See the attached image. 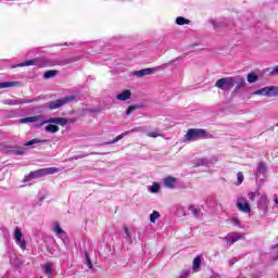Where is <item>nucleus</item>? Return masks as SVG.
<instances>
[{
    "label": "nucleus",
    "instance_id": "1",
    "mask_svg": "<svg viewBox=\"0 0 278 278\" xmlns=\"http://www.w3.org/2000/svg\"><path fill=\"white\" fill-rule=\"evenodd\" d=\"M68 123H73V121L64 117H50L48 119L41 121L39 124H36V127L40 128L42 125H47L45 128L47 134H58V131H60V126L66 127Z\"/></svg>",
    "mask_w": 278,
    "mask_h": 278
},
{
    "label": "nucleus",
    "instance_id": "2",
    "mask_svg": "<svg viewBox=\"0 0 278 278\" xmlns=\"http://www.w3.org/2000/svg\"><path fill=\"white\" fill-rule=\"evenodd\" d=\"M201 138H212V135H210L207 130L201 128H191L187 130V134L185 135V140L188 142H192V140H199Z\"/></svg>",
    "mask_w": 278,
    "mask_h": 278
},
{
    "label": "nucleus",
    "instance_id": "3",
    "mask_svg": "<svg viewBox=\"0 0 278 278\" xmlns=\"http://www.w3.org/2000/svg\"><path fill=\"white\" fill-rule=\"evenodd\" d=\"M71 101H75V97H66L55 101H50L43 105V108H48V110H58L62 108V105H66V103H71Z\"/></svg>",
    "mask_w": 278,
    "mask_h": 278
},
{
    "label": "nucleus",
    "instance_id": "4",
    "mask_svg": "<svg viewBox=\"0 0 278 278\" xmlns=\"http://www.w3.org/2000/svg\"><path fill=\"white\" fill-rule=\"evenodd\" d=\"M215 88H218L219 90H224L225 92H229V90L233 88V76L219 78L215 83Z\"/></svg>",
    "mask_w": 278,
    "mask_h": 278
},
{
    "label": "nucleus",
    "instance_id": "5",
    "mask_svg": "<svg viewBox=\"0 0 278 278\" xmlns=\"http://www.w3.org/2000/svg\"><path fill=\"white\" fill-rule=\"evenodd\" d=\"M256 97H277L278 87L277 86H268L262 89H258L253 92Z\"/></svg>",
    "mask_w": 278,
    "mask_h": 278
},
{
    "label": "nucleus",
    "instance_id": "6",
    "mask_svg": "<svg viewBox=\"0 0 278 278\" xmlns=\"http://www.w3.org/2000/svg\"><path fill=\"white\" fill-rule=\"evenodd\" d=\"M23 66H39L40 68H42V66H45V59L42 58L31 59L13 66V68L23 67Z\"/></svg>",
    "mask_w": 278,
    "mask_h": 278
},
{
    "label": "nucleus",
    "instance_id": "7",
    "mask_svg": "<svg viewBox=\"0 0 278 278\" xmlns=\"http://www.w3.org/2000/svg\"><path fill=\"white\" fill-rule=\"evenodd\" d=\"M14 238L17 247L25 251L27 249V241L23 240V231H21V228H15Z\"/></svg>",
    "mask_w": 278,
    "mask_h": 278
},
{
    "label": "nucleus",
    "instance_id": "8",
    "mask_svg": "<svg viewBox=\"0 0 278 278\" xmlns=\"http://www.w3.org/2000/svg\"><path fill=\"white\" fill-rule=\"evenodd\" d=\"M237 207L240 212H243L244 214H251V205L244 198H239L237 200Z\"/></svg>",
    "mask_w": 278,
    "mask_h": 278
},
{
    "label": "nucleus",
    "instance_id": "9",
    "mask_svg": "<svg viewBox=\"0 0 278 278\" xmlns=\"http://www.w3.org/2000/svg\"><path fill=\"white\" fill-rule=\"evenodd\" d=\"M3 105H25V103H34V100H25V99H7L2 101Z\"/></svg>",
    "mask_w": 278,
    "mask_h": 278
},
{
    "label": "nucleus",
    "instance_id": "10",
    "mask_svg": "<svg viewBox=\"0 0 278 278\" xmlns=\"http://www.w3.org/2000/svg\"><path fill=\"white\" fill-rule=\"evenodd\" d=\"M40 177H45V172L42 168L30 172L27 176L24 177L23 182L27 184V181H31L33 179H40Z\"/></svg>",
    "mask_w": 278,
    "mask_h": 278
},
{
    "label": "nucleus",
    "instance_id": "11",
    "mask_svg": "<svg viewBox=\"0 0 278 278\" xmlns=\"http://www.w3.org/2000/svg\"><path fill=\"white\" fill-rule=\"evenodd\" d=\"M242 238H244V236L237 232H230L225 237V241L228 244H235V242H238V240H242Z\"/></svg>",
    "mask_w": 278,
    "mask_h": 278
},
{
    "label": "nucleus",
    "instance_id": "12",
    "mask_svg": "<svg viewBox=\"0 0 278 278\" xmlns=\"http://www.w3.org/2000/svg\"><path fill=\"white\" fill-rule=\"evenodd\" d=\"M236 86V90L244 88L247 86V80L242 76H232V87Z\"/></svg>",
    "mask_w": 278,
    "mask_h": 278
},
{
    "label": "nucleus",
    "instance_id": "13",
    "mask_svg": "<svg viewBox=\"0 0 278 278\" xmlns=\"http://www.w3.org/2000/svg\"><path fill=\"white\" fill-rule=\"evenodd\" d=\"M134 131H142V128H134V129H131L129 131H125L122 135H118L112 141L106 142L105 144H116V142H118V140H123V138H125V136H129V134H134Z\"/></svg>",
    "mask_w": 278,
    "mask_h": 278
},
{
    "label": "nucleus",
    "instance_id": "14",
    "mask_svg": "<svg viewBox=\"0 0 278 278\" xmlns=\"http://www.w3.org/2000/svg\"><path fill=\"white\" fill-rule=\"evenodd\" d=\"M153 73H155V68L148 67V68L135 71V72H132V75L135 77L140 78V77H146V75H153Z\"/></svg>",
    "mask_w": 278,
    "mask_h": 278
},
{
    "label": "nucleus",
    "instance_id": "15",
    "mask_svg": "<svg viewBox=\"0 0 278 278\" xmlns=\"http://www.w3.org/2000/svg\"><path fill=\"white\" fill-rule=\"evenodd\" d=\"M43 273L48 278H53V273H55V267H53V263H45Z\"/></svg>",
    "mask_w": 278,
    "mask_h": 278
},
{
    "label": "nucleus",
    "instance_id": "16",
    "mask_svg": "<svg viewBox=\"0 0 278 278\" xmlns=\"http://www.w3.org/2000/svg\"><path fill=\"white\" fill-rule=\"evenodd\" d=\"M42 115H35V116H30V117H25L20 119V123L25 124V123H37V125L39 123H42Z\"/></svg>",
    "mask_w": 278,
    "mask_h": 278
},
{
    "label": "nucleus",
    "instance_id": "17",
    "mask_svg": "<svg viewBox=\"0 0 278 278\" xmlns=\"http://www.w3.org/2000/svg\"><path fill=\"white\" fill-rule=\"evenodd\" d=\"M115 99L117 101H129L131 99V90L127 89L118 93Z\"/></svg>",
    "mask_w": 278,
    "mask_h": 278
},
{
    "label": "nucleus",
    "instance_id": "18",
    "mask_svg": "<svg viewBox=\"0 0 278 278\" xmlns=\"http://www.w3.org/2000/svg\"><path fill=\"white\" fill-rule=\"evenodd\" d=\"M47 142H49V139H31L30 141L24 143V147H34V144H47Z\"/></svg>",
    "mask_w": 278,
    "mask_h": 278
},
{
    "label": "nucleus",
    "instance_id": "19",
    "mask_svg": "<svg viewBox=\"0 0 278 278\" xmlns=\"http://www.w3.org/2000/svg\"><path fill=\"white\" fill-rule=\"evenodd\" d=\"M177 184V178L168 176L164 179V185L166 186V188H175V185Z\"/></svg>",
    "mask_w": 278,
    "mask_h": 278
},
{
    "label": "nucleus",
    "instance_id": "20",
    "mask_svg": "<svg viewBox=\"0 0 278 278\" xmlns=\"http://www.w3.org/2000/svg\"><path fill=\"white\" fill-rule=\"evenodd\" d=\"M193 273H199V268H201V256H195L192 263Z\"/></svg>",
    "mask_w": 278,
    "mask_h": 278
},
{
    "label": "nucleus",
    "instance_id": "21",
    "mask_svg": "<svg viewBox=\"0 0 278 278\" xmlns=\"http://www.w3.org/2000/svg\"><path fill=\"white\" fill-rule=\"evenodd\" d=\"M42 170H43V177L46 175H55V173H60V169L58 167L42 168Z\"/></svg>",
    "mask_w": 278,
    "mask_h": 278
},
{
    "label": "nucleus",
    "instance_id": "22",
    "mask_svg": "<svg viewBox=\"0 0 278 278\" xmlns=\"http://www.w3.org/2000/svg\"><path fill=\"white\" fill-rule=\"evenodd\" d=\"M124 240H126L127 242H129L131 244L132 240H131V229H129V227L124 226Z\"/></svg>",
    "mask_w": 278,
    "mask_h": 278
},
{
    "label": "nucleus",
    "instance_id": "23",
    "mask_svg": "<svg viewBox=\"0 0 278 278\" xmlns=\"http://www.w3.org/2000/svg\"><path fill=\"white\" fill-rule=\"evenodd\" d=\"M148 138H164V134H162L160 130L155 131H149L147 132Z\"/></svg>",
    "mask_w": 278,
    "mask_h": 278
},
{
    "label": "nucleus",
    "instance_id": "24",
    "mask_svg": "<svg viewBox=\"0 0 278 278\" xmlns=\"http://www.w3.org/2000/svg\"><path fill=\"white\" fill-rule=\"evenodd\" d=\"M55 75H58V71H55V70L47 71L43 74V79H51V78L55 77Z\"/></svg>",
    "mask_w": 278,
    "mask_h": 278
},
{
    "label": "nucleus",
    "instance_id": "25",
    "mask_svg": "<svg viewBox=\"0 0 278 278\" xmlns=\"http://www.w3.org/2000/svg\"><path fill=\"white\" fill-rule=\"evenodd\" d=\"M15 86H18V81L0 83V89L1 88H14Z\"/></svg>",
    "mask_w": 278,
    "mask_h": 278
},
{
    "label": "nucleus",
    "instance_id": "26",
    "mask_svg": "<svg viewBox=\"0 0 278 278\" xmlns=\"http://www.w3.org/2000/svg\"><path fill=\"white\" fill-rule=\"evenodd\" d=\"M176 25H190V20H188L184 16H178L176 18Z\"/></svg>",
    "mask_w": 278,
    "mask_h": 278
},
{
    "label": "nucleus",
    "instance_id": "27",
    "mask_svg": "<svg viewBox=\"0 0 278 278\" xmlns=\"http://www.w3.org/2000/svg\"><path fill=\"white\" fill-rule=\"evenodd\" d=\"M258 77L255 73L248 74V83L249 84H255L257 81Z\"/></svg>",
    "mask_w": 278,
    "mask_h": 278
},
{
    "label": "nucleus",
    "instance_id": "28",
    "mask_svg": "<svg viewBox=\"0 0 278 278\" xmlns=\"http://www.w3.org/2000/svg\"><path fill=\"white\" fill-rule=\"evenodd\" d=\"M140 105L128 106V109L126 110V116H129V114H134V112H136V110H140Z\"/></svg>",
    "mask_w": 278,
    "mask_h": 278
},
{
    "label": "nucleus",
    "instance_id": "29",
    "mask_svg": "<svg viewBox=\"0 0 278 278\" xmlns=\"http://www.w3.org/2000/svg\"><path fill=\"white\" fill-rule=\"evenodd\" d=\"M189 212H191L195 218H199V215L201 214V211L194 207V205L189 206Z\"/></svg>",
    "mask_w": 278,
    "mask_h": 278
},
{
    "label": "nucleus",
    "instance_id": "30",
    "mask_svg": "<svg viewBox=\"0 0 278 278\" xmlns=\"http://www.w3.org/2000/svg\"><path fill=\"white\" fill-rule=\"evenodd\" d=\"M85 258H86V266L92 270L94 266L92 265V261L90 260V254L88 252H85Z\"/></svg>",
    "mask_w": 278,
    "mask_h": 278
},
{
    "label": "nucleus",
    "instance_id": "31",
    "mask_svg": "<svg viewBox=\"0 0 278 278\" xmlns=\"http://www.w3.org/2000/svg\"><path fill=\"white\" fill-rule=\"evenodd\" d=\"M257 173H260L261 175H264L267 170V167L265 165V163H258V166H257Z\"/></svg>",
    "mask_w": 278,
    "mask_h": 278
},
{
    "label": "nucleus",
    "instance_id": "32",
    "mask_svg": "<svg viewBox=\"0 0 278 278\" xmlns=\"http://www.w3.org/2000/svg\"><path fill=\"white\" fill-rule=\"evenodd\" d=\"M149 192H152V194H155L157 192H160V185L154 184L152 186L149 187Z\"/></svg>",
    "mask_w": 278,
    "mask_h": 278
},
{
    "label": "nucleus",
    "instance_id": "33",
    "mask_svg": "<svg viewBox=\"0 0 278 278\" xmlns=\"http://www.w3.org/2000/svg\"><path fill=\"white\" fill-rule=\"evenodd\" d=\"M242 181H244V174L242 172L237 173V186L242 185Z\"/></svg>",
    "mask_w": 278,
    "mask_h": 278
},
{
    "label": "nucleus",
    "instance_id": "34",
    "mask_svg": "<svg viewBox=\"0 0 278 278\" xmlns=\"http://www.w3.org/2000/svg\"><path fill=\"white\" fill-rule=\"evenodd\" d=\"M157 218H160V212L154 211V212L150 215V223H155V220H157Z\"/></svg>",
    "mask_w": 278,
    "mask_h": 278
},
{
    "label": "nucleus",
    "instance_id": "35",
    "mask_svg": "<svg viewBox=\"0 0 278 278\" xmlns=\"http://www.w3.org/2000/svg\"><path fill=\"white\" fill-rule=\"evenodd\" d=\"M266 201H268V198H266V195L261 197V199L257 202L258 207L266 205Z\"/></svg>",
    "mask_w": 278,
    "mask_h": 278
},
{
    "label": "nucleus",
    "instance_id": "36",
    "mask_svg": "<svg viewBox=\"0 0 278 278\" xmlns=\"http://www.w3.org/2000/svg\"><path fill=\"white\" fill-rule=\"evenodd\" d=\"M258 195H260V192H257V191L250 192V193L248 194L250 201H255V199H257Z\"/></svg>",
    "mask_w": 278,
    "mask_h": 278
},
{
    "label": "nucleus",
    "instance_id": "37",
    "mask_svg": "<svg viewBox=\"0 0 278 278\" xmlns=\"http://www.w3.org/2000/svg\"><path fill=\"white\" fill-rule=\"evenodd\" d=\"M54 231L55 233H58V236L64 233V230L62 229V227H60V224H55Z\"/></svg>",
    "mask_w": 278,
    "mask_h": 278
},
{
    "label": "nucleus",
    "instance_id": "38",
    "mask_svg": "<svg viewBox=\"0 0 278 278\" xmlns=\"http://www.w3.org/2000/svg\"><path fill=\"white\" fill-rule=\"evenodd\" d=\"M207 164H210V160H207L206 157L200 159L199 161L200 166H207Z\"/></svg>",
    "mask_w": 278,
    "mask_h": 278
},
{
    "label": "nucleus",
    "instance_id": "39",
    "mask_svg": "<svg viewBox=\"0 0 278 278\" xmlns=\"http://www.w3.org/2000/svg\"><path fill=\"white\" fill-rule=\"evenodd\" d=\"M210 23L213 25L215 29H218V27H220V23L216 20H210Z\"/></svg>",
    "mask_w": 278,
    "mask_h": 278
},
{
    "label": "nucleus",
    "instance_id": "40",
    "mask_svg": "<svg viewBox=\"0 0 278 278\" xmlns=\"http://www.w3.org/2000/svg\"><path fill=\"white\" fill-rule=\"evenodd\" d=\"M25 149L13 150L12 153H14V155H25Z\"/></svg>",
    "mask_w": 278,
    "mask_h": 278
},
{
    "label": "nucleus",
    "instance_id": "41",
    "mask_svg": "<svg viewBox=\"0 0 278 278\" xmlns=\"http://www.w3.org/2000/svg\"><path fill=\"white\" fill-rule=\"evenodd\" d=\"M236 262H238V258H231V260H229L230 266H233V264H236Z\"/></svg>",
    "mask_w": 278,
    "mask_h": 278
},
{
    "label": "nucleus",
    "instance_id": "42",
    "mask_svg": "<svg viewBox=\"0 0 278 278\" xmlns=\"http://www.w3.org/2000/svg\"><path fill=\"white\" fill-rule=\"evenodd\" d=\"M232 224H233V225H240V219H238V218L235 217V218L232 219Z\"/></svg>",
    "mask_w": 278,
    "mask_h": 278
},
{
    "label": "nucleus",
    "instance_id": "43",
    "mask_svg": "<svg viewBox=\"0 0 278 278\" xmlns=\"http://www.w3.org/2000/svg\"><path fill=\"white\" fill-rule=\"evenodd\" d=\"M273 73L276 74V75H278V65H276V66L274 67Z\"/></svg>",
    "mask_w": 278,
    "mask_h": 278
},
{
    "label": "nucleus",
    "instance_id": "44",
    "mask_svg": "<svg viewBox=\"0 0 278 278\" xmlns=\"http://www.w3.org/2000/svg\"><path fill=\"white\" fill-rule=\"evenodd\" d=\"M274 203H275V205H278V197L277 195H274Z\"/></svg>",
    "mask_w": 278,
    "mask_h": 278
},
{
    "label": "nucleus",
    "instance_id": "45",
    "mask_svg": "<svg viewBox=\"0 0 278 278\" xmlns=\"http://www.w3.org/2000/svg\"><path fill=\"white\" fill-rule=\"evenodd\" d=\"M237 278H247L244 275H239Z\"/></svg>",
    "mask_w": 278,
    "mask_h": 278
},
{
    "label": "nucleus",
    "instance_id": "46",
    "mask_svg": "<svg viewBox=\"0 0 278 278\" xmlns=\"http://www.w3.org/2000/svg\"><path fill=\"white\" fill-rule=\"evenodd\" d=\"M106 108H112V104H110V105H106Z\"/></svg>",
    "mask_w": 278,
    "mask_h": 278
},
{
    "label": "nucleus",
    "instance_id": "47",
    "mask_svg": "<svg viewBox=\"0 0 278 278\" xmlns=\"http://www.w3.org/2000/svg\"><path fill=\"white\" fill-rule=\"evenodd\" d=\"M15 262H17V263H18V260H15Z\"/></svg>",
    "mask_w": 278,
    "mask_h": 278
},
{
    "label": "nucleus",
    "instance_id": "48",
    "mask_svg": "<svg viewBox=\"0 0 278 278\" xmlns=\"http://www.w3.org/2000/svg\"><path fill=\"white\" fill-rule=\"evenodd\" d=\"M276 247H278V244Z\"/></svg>",
    "mask_w": 278,
    "mask_h": 278
}]
</instances>
